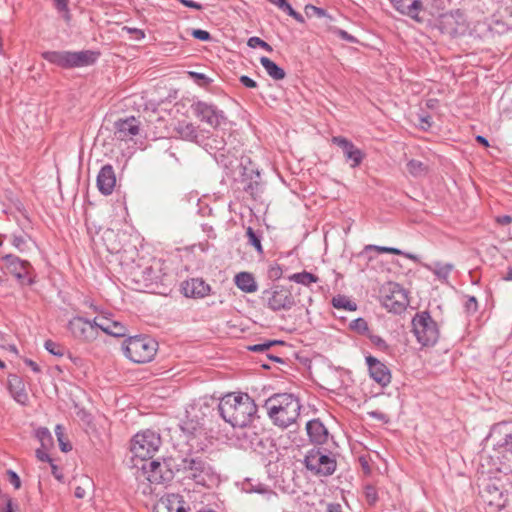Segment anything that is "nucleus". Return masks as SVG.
Wrapping results in <instances>:
<instances>
[{"mask_svg": "<svg viewBox=\"0 0 512 512\" xmlns=\"http://www.w3.org/2000/svg\"><path fill=\"white\" fill-rule=\"evenodd\" d=\"M218 411L233 427L246 428L257 416V405L247 393H229L220 399Z\"/></svg>", "mask_w": 512, "mask_h": 512, "instance_id": "obj_1", "label": "nucleus"}, {"mask_svg": "<svg viewBox=\"0 0 512 512\" xmlns=\"http://www.w3.org/2000/svg\"><path fill=\"white\" fill-rule=\"evenodd\" d=\"M264 407L273 424L285 429L298 419L301 404L293 394L276 393L265 401Z\"/></svg>", "mask_w": 512, "mask_h": 512, "instance_id": "obj_2", "label": "nucleus"}, {"mask_svg": "<svg viewBox=\"0 0 512 512\" xmlns=\"http://www.w3.org/2000/svg\"><path fill=\"white\" fill-rule=\"evenodd\" d=\"M177 473L181 474L183 479L193 481L195 484L210 487L215 481V472L210 463L195 455H188L186 457H178Z\"/></svg>", "mask_w": 512, "mask_h": 512, "instance_id": "obj_3", "label": "nucleus"}, {"mask_svg": "<svg viewBox=\"0 0 512 512\" xmlns=\"http://www.w3.org/2000/svg\"><path fill=\"white\" fill-rule=\"evenodd\" d=\"M47 62L63 69H73L93 65L100 52L93 50L82 51H45L41 54Z\"/></svg>", "mask_w": 512, "mask_h": 512, "instance_id": "obj_4", "label": "nucleus"}, {"mask_svg": "<svg viewBox=\"0 0 512 512\" xmlns=\"http://www.w3.org/2000/svg\"><path fill=\"white\" fill-rule=\"evenodd\" d=\"M158 348V343L147 335H137L126 339L122 345L124 355L135 363L150 362Z\"/></svg>", "mask_w": 512, "mask_h": 512, "instance_id": "obj_5", "label": "nucleus"}, {"mask_svg": "<svg viewBox=\"0 0 512 512\" xmlns=\"http://www.w3.org/2000/svg\"><path fill=\"white\" fill-rule=\"evenodd\" d=\"M161 443L160 435L153 430L146 429L138 432L130 441L133 459H139L143 463L148 462L159 450Z\"/></svg>", "mask_w": 512, "mask_h": 512, "instance_id": "obj_6", "label": "nucleus"}, {"mask_svg": "<svg viewBox=\"0 0 512 512\" xmlns=\"http://www.w3.org/2000/svg\"><path fill=\"white\" fill-rule=\"evenodd\" d=\"M412 332L422 347L434 346L440 336L438 324L428 311L417 312L412 318Z\"/></svg>", "mask_w": 512, "mask_h": 512, "instance_id": "obj_7", "label": "nucleus"}, {"mask_svg": "<svg viewBox=\"0 0 512 512\" xmlns=\"http://www.w3.org/2000/svg\"><path fill=\"white\" fill-rule=\"evenodd\" d=\"M178 462L177 458L169 457L162 462L158 460H149L142 463L140 469L146 475V478L151 483L163 484L171 481L177 473Z\"/></svg>", "mask_w": 512, "mask_h": 512, "instance_id": "obj_8", "label": "nucleus"}, {"mask_svg": "<svg viewBox=\"0 0 512 512\" xmlns=\"http://www.w3.org/2000/svg\"><path fill=\"white\" fill-rule=\"evenodd\" d=\"M304 465L313 475L327 477L335 472L337 462L331 452L315 447L305 455Z\"/></svg>", "mask_w": 512, "mask_h": 512, "instance_id": "obj_9", "label": "nucleus"}, {"mask_svg": "<svg viewBox=\"0 0 512 512\" xmlns=\"http://www.w3.org/2000/svg\"><path fill=\"white\" fill-rule=\"evenodd\" d=\"M260 298L273 312L288 311L296 305L292 291L283 285H273L263 290Z\"/></svg>", "mask_w": 512, "mask_h": 512, "instance_id": "obj_10", "label": "nucleus"}, {"mask_svg": "<svg viewBox=\"0 0 512 512\" xmlns=\"http://www.w3.org/2000/svg\"><path fill=\"white\" fill-rule=\"evenodd\" d=\"M381 301L383 306L390 312L399 314L409 304L407 292L395 282H388L381 288Z\"/></svg>", "mask_w": 512, "mask_h": 512, "instance_id": "obj_11", "label": "nucleus"}, {"mask_svg": "<svg viewBox=\"0 0 512 512\" xmlns=\"http://www.w3.org/2000/svg\"><path fill=\"white\" fill-rule=\"evenodd\" d=\"M1 259L5 262L7 270L21 285L31 286L35 283V271L30 262L13 254H5Z\"/></svg>", "mask_w": 512, "mask_h": 512, "instance_id": "obj_12", "label": "nucleus"}, {"mask_svg": "<svg viewBox=\"0 0 512 512\" xmlns=\"http://www.w3.org/2000/svg\"><path fill=\"white\" fill-rule=\"evenodd\" d=\"M191 109L197 118L214 128L226 120L224 112L212 103L196 101L191 105Z\"/></svg>", "mask_w": 512, "mask_h": 512, "instance_id": "obj_13", "label": "nucleus"}, {"mask_svg": "<svg viewBox=\"0 0 512 512\" xmlns=\"http://www.w3.org/2000/svg\"><path fill=\"white\" fill-rule=\"evenodd\" d=\"M68 329L74 338L85 342L93 341L98 336L95 318L93 321H89L83 317L76 316L69 321Z\"/></svg>", "mask_w": 512, "mask_h": 512, "instance_id": "obj_14", "label": "nucleus"}, {"mask_svg": "<svg viewBox=\"0 0 512 512\" xmlns=\"http://www.w3.org/2000/svg\"><path fill=\"white\" fill-rule=\"evenodd\" d=\"M242 169L243 189L252 197H255L260 191V173L257 168L252 165L249 157H242L240 161Z\"/></svg>", "mask_w": 512, "mask_h": 512, "instance_id": "obj_15", "label": "nucleus"}, {"mask_svg": "<svg viewBox=\"0 0 512 512\" xmlns=\"http://www.w3.org/2000/svg\"><path fill=\"white\" fill-rule=\"evenodd\" d=\"M365 360L370 377L381 387L388 386L392 378L389 368L374 356L369 355Z\"/></svg>", "mask_w": 512, "mask_h": 512, "instance_id": "obj_16", "label": "nucleus"}, {"mask_svg": "<svg viewBox=\"0 0 512 512\" xmlns=\"http://www.w3.org/2000/svg\"><path fill=\"white\" fill-rule=\"evenodd\" d=\"M332 142L342 149L346 161L350 162V166L352 168H355L362 163L364 159V153L350 140L342 136H335L332 138Z\"/></svg>", "mask_w": 512, "mask_h": 512, "instance_id": "obj_17", "label": "nucleus"}, {"mask_svg": "<svg viewBox=\"0 0 512 512\" xmlns=\"http://www.w3.org/2000/svg\"><path fill=\"white\" fill-rule=\"evenodd\" d=\"M181 291L188 298H203L209 295L211 287L202 278H191L182 282Z\"/></svg>", "mask_w": 512, "mask_h": 512, "instance_id": "obj_18", "label": "nucleus"}, {"mask_svg": "<svg viewBox=\"0 0 512 512\" xmlns=\"http://www.w3.org/2000/svg\"><path fill=\"white\" fill-rule=\"evenodd\" d=\"M95 325L98 327V330L100 329L114 337H124L127 333V327L122 322L107 315L95 317Z\"/></svg>", "mask_w": 512, "mask_h": 512, "instance_id": "obj_19", "label": "nucleus"}, {"mask_svg": "<svg viewBox=\"0 0 512 512\" xmlns=\"http://www.w3.org/2000/svg\"><path fill=\"white\" fill-rule=\"evenodd\" d=\"M95 325L98 327V330L100 329L114 337H124L127 333V327L122 322L107 315L95 317Z\"/></svg>", "mask_w": 512, "mask_h": 512, "instance_id": "obj_20", "label": "nucleus"}, {"mask_svg": "<svg viewBox=\"0 0 512 512\" xmlns=\"http://www.w3.org/2000/svg\"><path fill=\"white\" fill-rule=\"evenodd\" d=\"M95 325L98 327V330L100 329L114 337H124L127 333V327L122 322L107 315L95 317Z\"/></svg>", "mask_w": 512, "mask_h": 512, "instance_id": "obj_21", "label": "nucleus"}, {"mask_svg": "<svg viewBox=\"0 0 512 512\" xmlns=\"http://www.w3.org/2000/svg\"><path fill=\"white\" fill-rule=\"evenodd\" d=\"M116 184V176L112 165H104L97 175V187L103 195H110Z\"/></svg>", "mask_w": 512, "mask_h": 512, "instance_id": "obj_22", "label": "nucleus"}, {"mask_svg": "<svg viewBox=\"0 0 512 512\" xmlns=\"http://www.w3.org/2000/svg\"><path fill=\"white\" fill-rule=\"evenodd\" d=\"M115 137L118 140H126L139 133V122L135 117L119 119L115 122Z\"/></svg>", "mask_w": 512, "mask_h": 512, "instance_id": "obj_23", "label": "nucleus"}, {"mask_svg": "<svg viewBox=\"0 0 512 512\" xmlns=\"http://www.w3.org/2000/svg\"><path fill=\"white\" fill-rule=\"evenodd\" d=\"M8 390L13 399L21 404L26 405L29 400L28 393L26 392L24 382L21 377L16 374L8 375Z\"/></svg>", "mask_w": 512, "mask_h": 512, "instance_id": "obj_24", "label": "nucleus"}, {"mask_svg": "<svg viewBox=\"0 0 512 512\" xmlns=\"http://www.w3.org/2000/svg\"><path fill=\"white\" fill-rule=\"evenodd\" d=\"M306 431L309 440L316 445H322L328 440V430L319 419H312L308 421L306 424Z\"/></svg>", "mask_w": 512, "mask_h": 512, "instance_id": "obj_25", "label": "nucleus"}, {"mask_svg": "<svg viewBox=\"0 0 512 512\" xmlns=\"http://www.w3.org/2000/svg\"><path fill=\"white\" fill-rule=\"evenodd\" d=\"M183 504L180 495L170 494L160 499L154 507V512H187Z\"/></svg>", "mask_w": 512, "mask_h": 512, "instance_id": "obj_26", "label": "nucleus"}, {"mask_svg": "<svg viewBox=\"0 0 512 512\" xmlns=\"http://www.w3.org/2000/svg\"><path fill=\"white\" fill-rule=\"evenodd\" d=\"M393 7L403 15L420 21L419 12L422 10L423 5L421 0H390Z\"/></svg>", "mask_w": 512, "mask_h": 512, "instance_id": "obj_27", "label": "nucleus"}, {"mask_svg": "<svg viewBox=\"0 0 512 512\" xmlns=\"http://www.w3.org/2000/svg\"><path fill=\"white\" fill-rule=\"evenodd\" d=\"M235 285L245 293H254L258 289L255 277L250 272H239L234 278Z\"/></svg>", "mask_w": 512, "mask_h": 512, "instance_id": "obj_28", "label": "nucleus"}, {"mask_svg": "<svg viewBox=\"0 0 512 512\" xmlns=\"http://www.w3.org/2000/svg\"><path fill=\"white\" fill-rule=\"evenodd\" d=\"M214 157L216 162L226 170L227 175H233L235 168L238 166V158L235 154L224 150L220 153H215Z\"/></svg>", "mask_w": 512, "mask_h": 512, "instance_id": "obj_29", "label": "nucleus"}, {"mask_svg": "<svg viewBox=\"0 0 512 512\" xmlns=\"http://www.w3.org/2000/svg\"><path fill=\"white\" fill-rule=\"evenodd\" d=\"M239 439H242V446L257 450L259 447H263V440L254 429L248 427L238 435Z\"/></svg>", "mask_w": 512, "mask_h": 512, "instance_id": "obj_30", "label": "nucleus"}, {"mask_svg": "<svg viewBox=\"0 0 512 512\" xmlns=\"http://www.w3.org/2000/svg\"><path fill=\"white\" fill-rule=\"evenodd\" d=\"M137 282H143L146 287L158 283L160 280V269L150 265L145 267L140 275L135 274Z\"/></svg>", "mask_w": 512, "mask_h": 512, "instance_id": "obj_31", "label": "nucleus"}, {"mask_svg": "<svg viewBox=\"0 0 512 512\" xmlns=\"http://www.w3.org/2000/svg\"><path fill=\"white\" fill-rule=\"evenodd\" d=\"M260 63L267 72V74L274 80H282L285 78L286 73L283 68L278 66L274 61L268 57L262 56Z\"/></svg>", "mask_w": 512, "mask_h": 512, "instance_id": "obj_32", "label": "nucleus"}, {"mask_svg": "<svg viewBox=\"0 0 512 512\" xmlns=\"http://www.w3.org/2000/svg\"><path fill=\"white\" fill-rule=\"evenodd\" d=\"M101 240L106 246L107 251L111 253H117L121 248L120 242L117 239V233L113 229H104L101 233Z\"/></svg>", "mask_w": 512, "mask_h": 512, "instance_id": "obj_33", "label": "nucleus"}, {"mask_svg": "<svg viewBox=\"0 0 512 512\" xmlns=\"http://www.w3.org/2000/svg\"><path fill=\"white\" fill-rule=\"evenodd\" d=\"M288 279L292 282L302 284L304 286H309L312 283H317L319 278L307 271H302L299 273H294L288 277Z\"/></svg>", "mask_w": 512, "mask_h": 512, "instance_id": "obj_34", "label": "nucleus"}, {"mask_svg": "<svg viewBox=\"0 0 512 512\" xmlns=\"http://www.w3.org/2000/svg\"><path fill=\"white\" fill-rule=\"evenodd\" d=\"M407 171L413 177L425 176L428 173V166L422 161L411 159L407 163Z\"/></svg>", "mask_w": 512, "mask_h": 512, "instance_id": "obj_35", "label": "nucleus"}, {"mask_svg": "<svg viewBox=\"0 0 512 512\" xmlns=\"http://www.w3.org/2000/svg\"><path fill=\"white\" fill-rule=\"evenodd\" d=\"M226 142L223 136H219L218 134H213L207 138V142L205 146L207 149L214 151L215 153H220L225 150Z\"/></svg>", "mask_w": 512, "mask_h": 512, "instance_id": "obj_36", "label": "nucleus"}, {"mask_svg": "<svg viewBox=\"0 0 512 512\" xmlns=\"http://www.w3.org/2000/svg\"><path fill=\"white\" fill-rule=\"evenodd\" d=\"M179 427L181 431L188 437L194 436L196 432L201 428L199 421L188 418L182 420L179 424Z\"/></svg>", "mask_w": 512, "mask_h": 512, "instance_id": "obj_37", "label": "nucleus"}, {"mask_svg": "<svg viewBox=\"0 0 512 512\" xmlns=\"http://www.w3.org/2000/svg\"><path fill=\"white\" fill-rule=\"evenodd\" d=\"M35 436L41 443V447L43 449H48L52 445L53 438H52V435L48 428H46V427L38 428L36 430Z\"/></svg>", "mask_w": 512, "mask_h": 512, "instance_id": "obj_38", "label": "nucleus"}, {"mask_svg": "<svg viewBox=\"0 0 512 512\" xmlns=\"http://www.w3.org/2000/svg\"><path fill=\"white\" fill-rule=\"evenodd\" d=\"M332 305L336 309H345L348 311H354L357 308V306L354 302H352L346 296H340V295L337 297H333Z\"/></svg>", "mask_w": 512, "mask_h": 512, "instance_id": "obj_39", "label": "nucleus"}, {"mask_svg": "<svg viewBox=\"0 0 512 512\" xmlns=\"http://www.w3.org/2000/svg\"><path fill=\"white\" fill-rule=\"evenodd\" d=\"M246 236L248 244L253 246L259 254L263 253V247L261 244V235L258 234L252 227L246 229Z\"/></svg>", "mask_w": 512, "mask_h": 512, "instance_id": "obj_40", "label": "nucleus"}, {"mask_svg": "<svg viewBox=\"0 0 512 512\" xmlns=\"http://www.w3.org/2000/svg\"><path fill=\"white\" fill-rule=\"evenodd\" d=\"M181 138L189 141H196L198 137V131L196 127L189 123L179 128L178 130Z\"/></svg>", "mask_w": 512, "mask_h": 512, "instance_id": "obj_41", "label": "nucleus"}, {"mask_svg": "<svg viewBox=\"0 0 512 512\" xmlns=\"http://www.w3.org/2000/svg\"><path fill=\"white\" fill-rule=\"evenodd\" d=\"M282 344H284V342L280 340H267L263 343L248 346V350L252 352H267L272 346Z\"/></svg>", "mask_w": 512, "mask_h": 512, "instance_id": "obj_42", "label": "nucleus"}, {"mask_svg": "<svg viewBox=\"0 0 512 512\" xmlns=\"http://www.w3.org/2000/svg\"><path fill=\"white\" fill-rule=\"evenodd\" d=\"M350 328L353 331L358 332L359 334L368 335L369 334V327L368 323L363 318H357L350 323Z\"/></svg>", "mask_w": 512, "mask_h": 512, "instance_id": "obj_43", "label": "nucleus"}, {"mask_svg": "<svg viewBox=\"0 0 512 512\" xmlns=\"http://www.w3.org/2000/svg\"><path fill=\"white\" fill-rule=\"evenodd\" d=\"M364 495L369 506H374L378 501V493L374 485L366 484L364 486Z\"/></svg>", "mask_w": 512, "mask_h": 512, "instance_id": "obj_44", "label": "nucleus"}, {"mask_svg": "<svg viewBox=\"0 0 512 512\" xmlns=\"http://www.w3.org/2000/svg\"><path fill=\"white\" fill-rule=\"evenodd\" d=\"M453 269L452 264H440L437 263L435 269H433L434 274L441 280H447L450 272Z\"/></svg>", "mask_w": 512, "mask_h": 512, "instance_id": "obj_45", "label": "nucleus"}, {"mask_svg": "<svg viewBox=\"0 0 512 512\" xmlns=\"http://www.w3.org/2000/svg\"><path fill=\"white\" fill-rule=\"evenodd\" d=\"M44 347L45 349L55 355V356H63L64 355V352H65V348L60 345L59 343H56L52 340H46L45 343H44Z\"/></svg>", "mask_w": 512, "mask_h": 512, "instance_id": "obj_46", "label": "nucleus"}, {"mask_svg": "<svg viewBox=\"0 0 512 512\" xmlns=\"http://www.w3.org/2000/svg\"><path fill=\"white\" fill-rule=\"evenodd\" d=\"M247 45L251 48L261 47L267 52H272L273 48L270 44L262 40L261 38L254 36L248 39Z\"/></svg>", "mask_w": 512, "mask_h": 512, "instance_id": "obj_47", "label": "nucleus"}, {"mask_svg": "<svg viewBox=\"0 0 512 512\" xmlns=\"http://www.w3.org/2000/svg\"><path fill=\"white\" fill-rule=\"evenodd\" d=\"M496 445L498 448H502L504 452L512 455V431L505 434Z\"/></svg>", "mask_w": 512, "mask_h": 512, "instance_id": "obj_48", "label": "nucleus"}, {"mask_svg": "<svg viewBox=\"0 0 512 512\" xmlns=\"http://www.w3.org/2000/svg\"><path fill=\"white\" fill-rule=\"evenodd\" d=\"M188 75L194 82L201 86H208L212 82V80L203 73L189 71Z\"/></svg>", "mask_w": 512, "mask_h": 512, "instance_id": "obj_49", "label": "nucleus"}, {"mask_svg": "<svg viewBox=\"0 0 512 512\" xmlns=\"http://www.w3.org/2000/svg\"><path fill=\"white\" fill-rule=\"evenodd\" d=\"M305 13L308 17L316 16L318 18H323L328 16L325 9L316 7L312 4H308L305 6Z\"/></svg>", "mask_w": 512, "mask_h": 512, "instance_id": "obj_50", "label": "nucleus"}, {"mask_svg": "<svg viewBox=\"0 0 512 512\" xmlns=\"http://www.w3.org/2000/svg\"><path fill=\"white\" fill-rule=\"evenodd\" d=\"M10 242L19 252L25 251L26 240L22 235H16V234L11 235Z\"/></svg>", "mask_w": 512, "mask_h": 512, "instance_id": "obj_51", "label": "nucleus"}, {"mask_svg": "<svg viewBox=\"0 0 512 512\" xmlns=\"http://www.w3.org/2000/svg\"><path fill=\"white\" fill-rule=\"evenodd\" d=\"M282 275H283V270L280 265L274 264L268 268L267 277L270 280L276 281V280L280 279L282 277Z\"/></svg>", "mask_w": 512, "mask_h": 512, "instance_id": "obj_52", "label": "nucleus"}, {"mask_svg": "<svg viewBox=\"0 0 512 512\" xmlns=\"http://www.w3.org/2000/svg\"><path fill=\"white\" fill-rule=\"evenodd\" d=\"M53 1H54L55 8L59 12H64L65 19L69 20L70 19V12H69V8H68L69 0H53Z\"/></svg>", "mask_w": 512, "mask_h": 512, "instance_id": "obj_53", "label": "nucleus"}, {"mask_svg": "<svg viewBox=\"0 0 512 512\" xmlns=\"http://www.w3.org/2000/svg\"><path fill=\"white\" fill-rule=\"evenodd\" d=\"M367 336L369 337L372 344L380 350L386 351L388 349V345L382 337L373 334H368Z\"/></svg>", "mask_w": 512, "mask_h": 512, "instance_id": "obj_54", "label": "nucleus"}, {"mask_svg": "<svg viewBox=\"0 0 512 512\" xmlns=\"http://www.w3.org/2000/svg\"><path fill=\"white\" fill-rule=\"evenodd\" d=\"M191 35L200 41H210L212 39L211 34L208 31L202 29H193Z\"/></svg>", "mask_w": 512, "mask_h": 512, "instance_id": "obj_55", "label": "nucleus"}, {"mask_svg": "<svg viewBox=\"0 0 512 512\" xmlns=\"http://www.w3.org/2000/svg\"><path fill=\"white\" fill-rule=\"evenodd\" d=\"M465 309L468 313H475L478 310V302L474 296H469L466 303Z\"/></svg>", "mask_w": 512, "mask_h": 512, "instance_id": "obj_56", "label": "nucleus"}, {"mask_svg": "<svg viewBox=\"0 0 512 512\" xmlns=\"http://www.w3.org/2000/svg\"><path fill=\"white\" fill-rule=\"evenodd\" d=\"M8 480L14 486L15 489H19L21 487L20 477L13 470L7 471Z\"/></svg>", "mask_w": 512, "mask_h": 512, "instance_id": "obj_57", "label": "nucleus"}, {"mask_svg": "<svg viewBox=\"0 0 512 512\" xmlns=\"http://www.w3.org/2000/svg\"><path fill=\"white\" fill-rule=\"evenodd\" d=\"M123 30H126L129 34H131L132 38L135 40H142L145 37L144 31L138 28H130L125 26Z\"/></svg>", "mask_w": 512, "mask_h": 512, "instance_id": "obj_58", "label": "nucleus"}, {"mask_svg": "<svg viewBox=\"0 0 512 512\" xmlns=\"http://www.w3.org/2000/svg\"><path fill=\"white\" fill-rule=\"evenodd\" d=\"M283 11H285L289 16L293 17L297 22H304V17L299 12L295 11L290 4H288Z\"/></svg>", "mask_w": 512, "mask_h": 512, "instance_id": "obj_59", "label": "nucleus"}, {"mask_svg": "<svg viewBox=\"0 0 512 512\" xmlns=\"http://www.w3.org/2000/svg\"><path fill=\"white\" fill-rule=\"evenodd\" d=\"M368 415L371 418L377 419V420L382 421L384 423H388L389 422V417L385 413H382V412H380L378 410L369 411Z\"/></svg>", "mask_w": 512, "mask_h": 512, "instance_id": "obj_60", "label": "nucleus"}, {"mask_svg": "<svg viewBox=\"0 0 512 512\" xmlns=\"http://www.w3.org/2000/svg\"><path fill=\"white\" fill-rule=\"evenodd\" d=\"M239 81L242 85H244L247 88H256L258 86L256 81H254L252 78L246 75H242L239 78Z\"/></svg>", "mask_w": 512, "mask_h": 512, "instance_id": "obj_61", "label": "nucleus"}, {"mask_svg": "<svg viewBox=\"0 0 512 512\" xmlns=\"http://www.w3.org/2000/svg\"><path fill=\"white\" fill-rule=\"evenodd\" d=\"M36 457L39 461L52 463V458L44 451L43 448L36 450Z\"/></svg>", "mask_w": 512, "mask_h": 512, "instance_id": "obj_62", "label": "nucleus"}, {"mask_svg": "<svg viewBox=\"0 0 512 512\" xmlns=\"http://www.w3.org/2000/svg\"><path fill=\"white\" fill-rule=\"evenodd\" d=\"M182 5L188 8H192L195 10H202L203 6L202 4L195 2L193 0H178Z\"/></svg>", "mask_w": 512, "mask_h": 512, "instance_id": "obj_63", "label": "nucleus"}, {"mask_svg": "<svg viewBox=\"0 0 512 512\" xmlns=\"http://www.w3.org/2000/svg\"><path fill=\"white\" fill-rule=\"evenodd\" d=\"M496 221L500 225H508L512 222V217L510 215H502V216H498L496 218Z\"/></svg>", "mask_w": 512, "mask_h": 512, "instance_id": "obj_64", "label": "nucleus"}]
</instances>
